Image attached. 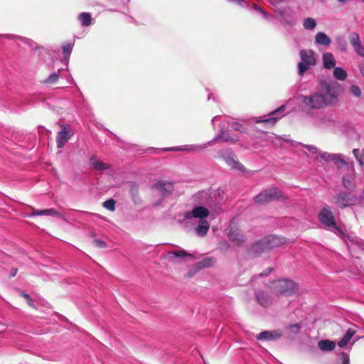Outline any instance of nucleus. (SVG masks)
<instances>
[{
  "mask_svg": "<svg viewBox=\"0 0 364 364\" xmlns=\"http://www.w3.org/2000/svg\"><path fill=\"white\" fill-rule=\"evenodd\" d=\"M284 198L282 192L277 187L263 191L257 195L254 200L259 205H265L273 200H280Z\"/></svg>",
  "mask_w": 364,
  "mask_h": 364,
  "instance_id": "39448f33",
  "label": "nucleus"
},
{
  "mask_svg": "<svg viewBox=\"0 0 364 364\" xmlns=\"http://www.w3.org/2000/svg\"><path fill=\"white\" fill-rule=\"evenodd\" d=\"M148 150H154L155 151H158L159 149H154L153 147H151V148H149Z\"/></svg>",
  "mask_w": 364,
  "mask_h": 364,
  "instance_id": "69168bd1",
  "label": "nucleus"
},
{
  "mask_svg": "<svg viewBox=\"0 0 364 364\" xmlns=\"http://www.w3.org/2000/svg\"><path fill=\"white\" fill-rule=\"evenodd\" d=\"M222 203L223 196L217 191L211 193L210 196L207 198V200L205 203L206 205L215 210L220 209Z\"/></svg>",
  "mask_w": 364,
  "mask_h": 364,
  "instance_id": "4468645a",
  "label": "nucleus"
},
{
  "mask_svg": "<svg viewBox=\"0 0 364 364\" xmlns=\"http://www.w3.org/2000/svg\"><path fill=\"white\" fill-rule=\"evenodd\" d=\"M267 245L265 244V241H264V239L257 241L254 244H252L248 249V252L250 255L257 257L260 255L262 253L267 252Z\"/></svg>",
  "mask_w": 364,
  "mask_h": 364,
  "instance_id": "2eb2a0df",
  "label": "nucleus"
},
{
  "mask_svg": "<svg viewBox=\"0 0 364 364\" xmlns=\"http://www.w3.org/2000/svg\"><path fill=\"white\" fill-rule=\"evenodd\" d=\"M318 220L324 229L340 235H345L342 228L337 225L336 218L328 205H324L319 211Z\"/></svg>",
  "mask_w": 364,
  "mask_h": 364,
  "instance_id": "20e7f679",
  "label": "nucleus"
},
{
  "mask_svg": "<svg viewBox=\"0 0 364 364\" xmlns=\"http://www.w3.org/2000/svg\"><path fill=\"white\" fill-rule=\"evenodd\" d=\"M350 91L352 92H354V91H360L359 88L355 86V85H353L350 88Z\"/></svg>",
  "mask_w": 364,
  "mask_h": 364,
  "instance_id": "6e6d98bb",
  "label": "nucleus"
},
{
  "mask_svg": "<svg viewBox=\"0 0 364 364\" xmlns=\"http://www.w3.org/2000/svg\"><path fill=\"white\" fill-rule=\"evenodd\" d=\"M228 1H230V2H236L238 4H241L242 2L243 1V0H228Z\"/></svg>",
  "mask_w": 364,
  "mask_h": 364,
  "instance_id": "13d9d810",
  "label": "nucleus"
},
{
  "mask_svg": "<svg viewBox=\"0 0 364 364\" xmlns=\"http://www.w3.org/2000/svg\"><path fill=\"white\" fill-rule=\"evenodd\" d=\"M245 149H251V148H256V146L255 145V144H250L249 142H245L244 144L242 145Z\"/></svg>",
  "mask_w": 364,
  "mask_h": 364,
  "instance_id": "3c124183",
  "label": "nucleus"
},
{
  "mask_svg": "<svg viewBox=\"0 0 364 364\" xmlns=\"http://www.w3.org/2000/svg\"><path fill=\"white\" fill-rule=\"evenodd\" d=\"M154 188L159 192L162 198H166L172 194L173 191V183L166 181H158Z\"/></svg>",
  "mask_w": 364,
  "mask_h": 364,
  "instance_id": "f8f14e48",
  "label": "nucleus"
},
{
  "mask_svg": "<svg viewBox=\"0 0 364 364\" xmlns=\"http://www.w3.org/2000/svg\"><path fill=\"white\" fill-rule=\"evenodd\" d=\"M17 274V269L16 268H12L11 270V273H10V276L11 277H14Z\"/></svg>",
  "mask_w": 364,
  "mask_h": 364,
  "instance_id": "864d4df0",
  "label": "nucleus"
},
{
  "mask_svg": "<svg viewBox=\"0 0 364 364\" xmlns=\"http://www.w3.org/2000/svg\"><path fill=\"white\" fill-rule=\"evenodd\" d=\"M72 134L69 133L65 127L59 132L56 136V144L58 148H63L65 144L70 139Z\"/></svg>",
  "mask_w": 364,
  "mask_h": 364,
  "instance_id": "a211bd4d",
  "label": "nucleus"
},
{
  "mask_svg": "<svg viewBox=\"0 0 364 364\" xmlns=\"http://www.w3.org/2000/svg\"><path fill=\"white\" fill-rule=\"evenodd\" d=\"M273 271L272 267H268L266 269H264L262 273L259 274V277H264L268 275L269 273H271Z\"/></svg>",
  "mask_w": 364,
  "mask_h": 364,
  "instance_id": "de8ad7c7",
  "label": "nucleus"
},
{
  "mask_svg": "<svg viewBox=\"0 0 364 364\" xmlns=\"http://www.w3.org/2000/svg\"><path fill=\"white\" fill-rule=\"evenodd\" d=\"M285 109L286 105H283L280 106L279 108L273 110L267 115H264L262 117H256L255 119V122L257 123H265L269 124L272 126H274L276 122L281 118H282L285 115Z\"/></svg>",
  "mask_w": 364,
  "mask_h": 364,
  "instance_id": "6e6552de",
  "label": "nucleus"
},
{
  "mask_svg": "<svg viewBox=\"0 0 364 364\" xmlns=\"http://www.w3.org/2000/svg\"><path fill=\"white\" fill-rule=\"evenodd\" d=\"M360 153H361V151H360V150L358 149H354L353 150V154L358 161V159H360Z\"/></svg>",
  "mask_w": 364,
  "mask_h": 364,
  "instance_id": "09e8293b",
  "label": "nucleus"
},
{
  "mask_svg": "<svg viewBox=\"0 0 364 364\" xmlns=\"http://www.w3.org/2000/svg\"><path fill=\"white\" fill-rule=\"evenodd\" d=\"M214 264V259L212 257H205L202 260L196 263V266L198 269L210 267Z\"/></svg>",
  "mask_w": 364,
  "mask_h": 364,
  "instance_id": "cd10ccee",
  "label": "nucleus"
},
{
  "mask_svg": "<svg viewBox=\"0 0 364 364\" xmlns=\"http://www.w3.org/2000/svg\"><path fill=\"white\" fill-rule=\"evenodd\" d=\"M60 320L68 321L67 318L65 317H64L63 316H60Z\"/></svg>",
  "mask_w": 364,
  "mask_h": 364,
  "instance_id": "e2e57ef3",
  "label": "nucleus"
},
{
  "mask_svg": "<svg viewBox=\"0 0 364 364\" xmlns=\"http://www.w3.org/2000/svg\"><path fill=\"white\" fill-rule=\"evenodd\" d=\"M241 140L237 136H231L230 134V131L225 130L224 126L221 128L219 133L213 138V140L208 141L207 144L203 145V146H198L196 145H191L186 146L185 148L182 147H170V148H164L162 149L161 151H182V150H189V151H196L198 149H202L207 147L208 145L211 146L213 142H230L232 144H236Z\"/></svg>",
  "mask_w": 364,
  "mask_h": 364,
  "instance_id": "7ed1b4c3",
  "label": "nucleus"
},
{
  "mask_svg": "<svg viewBox=\"0 0 364 364\" xmlns=\"http://www.w3.org/2000/svg\"><path fill=\"white\" fill-rule=\"evenodd\" d=\"M263 239L264 241H265L268 250L279 246L281 243L280 238L275 235H268L264 237Z\"/></svg>",
  "mask_w": 364,
  "mask_h": 364,
  "instance_id": "b1692460",
  "label": "nucleus"
},
{
  "mask_svg": "<svg viewBox=\"0 0 364 364\" xmlns=\"http://www.w3.org/2000/svg\"><path fill=\"white\" fill-rule=\"evenodd\" d=\"M283 331L276 329L274 331H264L256 336L257 340L275 341L280 339L283 336Z\"/></svg>",
  "mask_w": 364,
  "mask_h": 364,
  "instance_id": "9d476101",
  "label": "nucleus"
},
{
  "mask_svg": "<svg viewBox=\"0 0 364 364\" xmlns=\"http://www.w3.org/2000/svg\"><path fill=\"white\" fill-rule=\"evenodd\" d=\"M304 28L307 30L314 29L316 26V21L314 18L308 17L304 19L303 23Z\"/></svg>",
  "mask_w": 364,
  "mask_h": 364,
  "instance_id": "72a5a7b5",
  "label": "nucleus"
},
{
  "mask_svg": "<svg viewBox=\"0 0 364 364\" xmlns=\"http://www.w3.org/2000/svg\"><path fill=\"white\" fill-rule=\"evenodd\" d=\"M354 50L356 52V53L361 56V57H364V47L360 44L359 46H358L357 47H355L354 48Z\"/></svg>",
  "mask_w": 364,
  "mask_h": 364,
  "instance_id": "37998d69",
  "label": "nucleus"
},
{
  "mask_svg": "<svg viewBox=\"0 0 364 364\" xmlns=\"http://www.w3.org/2000/svg\"><path fill=\"white\" fill-rule=\"evenodd\" d=\"M315 41L317 44L322 46H328L331 42L330 37L323 32H318L315 36Z\"/></svg>",
  "mask_w": 364,
  "mask_h": 364,
  "instance_id": "bb28decb",
  "label": "nucleus"
},
{
  "mask_svg": "<svg viewBox=\"0 0 364 364\" xmlns=\"http://www.w3.org/2000/svg\"><path fill=\"white\" fill-rule=\"evenodd\" d=\"M163 198H161L160 200H159L156 203V205H161V203H162Z\"/></svg>",
  "mask_w": 364,
  "mask_h": 364,
  "instance_id": "680f3d73",
  "label": "nucleus"
},
{
  "mask_svg": "<svg viewBox=\"0 0 364 364\" xmlns=\"http://www.w3.org/2000/svg\"><path fill=\"white\" fill-rule=\"evenodd\" d=\"M355 245H357L359 247H362L363 241L360 240L359 238L356 237L352 240Z\"/></svg>",
  "mask_w": 364,
  "mask_h": 364,
  "instance_id": "603ef678",
  "label": "nucleus"
},
{
  "mask_svg": "<svg viewBox=\"0 0 364 364\" xmlns=\"http://www.w3.org/2000/svg\"><path fill=\"white\" fill-rule=\"evenodd\" d=\"M219 117H220L219 116H215V117H214L212 119L211 122H212V124H213V128H214V129H215V122L218 119H219Z\"/></svg>",
  "mask_w": 364,
  "mask_h": 364,
  "instance_id": "5fc2aeb1",
  "label": "nucleus"
},
{
  "mask_svg": "<svg viewBox=\"0 0 364 364\" xmlns=\"http://www.w3.org/2000/svg\"><path fill=\"white\" fill-rule=\"evenodd\" d=\"M232 169L240 171L242 173H247V171L246 168L242 164L240 161L235 160V161L230 166Z\"/></svg>",
  "mask_w": 364,
  "mask_h": 364,
  "instance_id": "f704fd0d",
  "label": "nucleus"
},
{
  "mask_svg": "<svg viewBox=\"0 0 364 364\" xmlns=\"http://www.w3.org/2000/svg\"><path fill=\"white\" fill-rule=\"evenodd\" d=\"M166 258L172 261L176 258H188L189 259H193V255L192 254L188 253L184 250H181L178 251H169L167 252L166 255Z\"/></svg>",
  "mask_w": 364,
  "mask_h": 364,
  "instance_id": "dca6fc26",
  "label": "nucleus"
},
{
  "mask_svg": "<svg viewBox=\"0 0 364 364\" xmlns=\"http://www.w3.org/2000/svg\"><path fill=\"white\" fill-rule=\"evenodd\" d=\"M355 332H356V331H355L354 329H353V328H348V329L347 330V331L346 332V333H345V335H344V336H343V337H344L347 341H350V340L351 339V338L355 335Z\"/></svg>",
  "mask_w": 364,
  "mask_h": 364,
  "instance_id": "79ce46f5",
  "label": "nucleus"
},
{
  "mask_svg": "<svg viewBox=\"0 0 364 364\" xmlns=\"http://www.w3.org/2000/svg\"><path fill=\"white\" fill-rule=\"evenodd\" d=\"M115 200L112 198H110L105 200L102 203V206L110 211H114L115 210Z\"/></svg>",
  "mask_w": 364,
  "mask_h": 364,
  "instance_id": "c9c22d12",
  "label": "nucleus"
},
{
  "mask_svg": "<svg viewBox=\"0 0 364 364\" xmlns=\"http://www.w3.org/2000/svg\"><path fill=\"white\" fill-rule=\"evenodd\" d=\"M59 78V75L58 73H54L51 74L47 79L44 80V83L46 84H53L57 82Z\"/></svg>",
  "mask_w": 364,
  "mask_h": 364,
  "instance_id": "58836bf2",
  "label": "nucleus"
},
{
  "mask_svg": "<svg viewBox=\"0 0 364 364\" xmlns=\"http://www.w3.org/2000/svg\"><path fill=\"white\" fill-rule=\"evenodd\" d=\"M299 55L301 60L298 64L299 74L303 75L311 66L316 65V60L312 50L302 49Z\"/></svg>",
  "mask_w": 364,
  "mask_h": 364,
  "instance_id": "0eeeda50",
  "label": "nucleus"
},
{
  "mask_svg": "<svg viewBox=\"0 0 364 364\" xmlns=\"http://www.w3.org/2000/svg\"><path fill=\"white\" fill-rule=\"evenodd\" d=\"M358 198V201L364 199V190L362 191L360 196Z\"/></svg>",
  "mask_w": 364,
  "mask_h": 364,
  "instance_id": "4d7b16f0",
  "label": "nucleus"
},
{
  "mask_svg": "<svg viewBox=\"0 0 364 364\" xmlns=\"http://www.w3.org/2000/svg\"><path fill=\"white\" fill-rule=\"evenodd\" d=\"M349 343L348 341H347L344 337H343L338 342V346L341 348H343L344 347H346L347 346V344Z\"/></svg>",
  "mask_w": 364,
  "mask_h": 364,
  "instance_id": "a18cd8bd",
  "label": "nucleus"
},
{
  "mask_svg": "<svg viewBox=\"0 0 364 364\" xmlns=\"http://www.w3.org/2000/svg\"><path fill=\"white\" fill-rule=\"evenodd\" d=\"M82 26H89L92 23V17L89 13L83 12L80 14L78 17Z\"/></svg>",
  "mask_w": 364,
  "mask_h": 364,
  "instance_id": "c85d7f7f",
  "label": "nucleus"
},
{
  "mask_svg": "<svg viewBox=\"0 0 364 364\" xmlns=\"http://www.w3.org/2000/svg\"><path fill=\"white\" fill-rule=\"evenodd\" d=\"M257 302L263 307L269 306L272 303V299L267 291H258L255 292Z\"/></svg>",
  "mask_w": 364,
  "mask_h": 364,
  "instance_id": "f3484780",
  "label": "nucleus"
},
{
  "mask_svg": "<svg viewBox=\"0 0 364 364\" xmlns=\"http://www.w3.org/2000/svg\"><path fill=\"white\" fill-rule=\"evenodd\" d=\"M63 51L65 58H68L72 51L71 44L69 43L64 44L63 46Z\"/></svg>",
  "mask_w": 364,
  "mask_h": 364,
  "instance_id": "ea45409f",
  "label": "nucleus"
},
{
  "mask_svg": "<svg viewBox=\"0 0 364 364\" xmlns=\"http://www.w3.org/2000/svg\"><path fill=\"white\" fill-rule=\"evenodd\" d=\"M323 66L327 69H331L335 67L336 60L334 56L331 53H326L323 55Z\"/></svg>",
  "mask_w": 364,
  "mask_h": 364,
  "instance_id": "a878e982",
  "label": "nucleus"
},
{
  "mask_svg": "<svg viewBox=\"0 0 364 364\" xmlns=\"http://www.w3.org/2000/svg\"><path fill=\"white\" fill-rule=\"evenodd\" d=\"M301 328L302 324L299 323L285 326L287 337L289 339H294L300 333Z\"/></svg>",
  "mask_w": 364,
  "mask_h": 364,
  "instance_id": "412c9836",
  "label": "nucleus"
},
{
  "mask_svg": "<svg viewBox=\"0 0 364 364\" xmlns=\"http://www.w3.org/2000/svg\"><path fill=\"white\" fill-rule=\"evenodd\" d=\"M348 39H349L350 43L352 45L353 48H355V47H357L358 46L361 44L360 36H359L358 33H357L355 32L350 33L349 34Z\"/></svg>",
  "mask_w": 364,
  "mask_h": 364,
  "instance_id": "7c9ffc66",
  "label": "nucleus"
},
{
  "mask_svg": "<svg viewBox=\"0 0 364 364\" xmlns=\"http://www.w3.org/2000/svg\"><path fill=\"white\" fill-rule=\"evenodd\" d=\"M232 128L235 131H239L241 133L247 134V129L243 127L242 124L240 122H233L231 125Z\"/></svg>",
  "mask_w": 364,
  "mask_h": 364,
  "instance_id": "4c0bfd02",
  "label": "nucleus"
},
{
  "mask_svg": "<svg viewBox=\"0 0 364 364\" xmlns=\"http://www.w3.org/2000/svg\"><path fill=\"white\" fill-rule=\"evenodd\" d=\"M327 122L328 120L326 119L320 117L319 119L316 120L314 124L316 126L320 127L322 124L326 123Z\"/></svg>",
  "mask_w": 364,
  "mask_h": 364,
  "instance_id": "49530a36",
  "label": "nucleus"
},
{
  "mask_svg": "<svg viewBox=\"0 0 364 364\" xmlns=\"http://www.w3.org/2000/svg\"><path fill=\"white\" fill-rule=\"evenodd\" d=\"M19 294H20V296H21L22 297H23V298L26 300L27 304H28L31 307H33V308H34V309H36V307L35 306V305H34V302H33V299H31V296H30L28 294H27V293H26V292H24V291H19Z\"/></svg>",
  "mask_w": 364,
  "mask_h": 364,
  "instance_id": "e433bc0d",
  "label": "nucleus"
},
{
  "mask_svg": "<svg viewBox=\"0 0 364 364\" xmlns=\"http://www.w3.org/2000/svg\"><path fill=\"white\" fill-rule=\"evenodd\" d=\"M363 75H364V72H363Z\"/></svg>",
  "mask_w": 364,
  "mask_h": 364,
  "instance_id": "774afa93",
  "label": "nucleus"
},
{
  "mask_svg": "<svg viewBox=\"0 0 364 364\" xmlns=\"http://www.w3.org/2000/svg\"><path fill=\"white\" fill-rule=\"evenodd\" d=\"M341 154H329L328 152H322L319 154V157L326 162L333 161L334 164L339 167V164L348 166V163L343 159Z\"/></svg>",
  "mask_w": 364,
  "mask_h": 364,
  "instance_id": "ddd939ff",
  "label": "nucleus"
},
{
  "mask_svg": "<svg viewBox=\"0 0 364 364\" xmlns=\"http://www.w3.org/2000/svg\"><path fill=\"white\" fill-rule=\"evenodd\" d=\"M358 163L360 166H364V149L361 150L360 157V159H358Z\"/></svg>",
  "mask_w": 364,
  "mask_h": 364,
  "instance_id": "8fccbe9b",
  "label": "nucleus"
},
{
  "mask_svg": "<svg viewBox=\"0 0 364 364\" xmlns=\"http://www.w3.org/2000/svg\"><path fill=\"white\" fill-rule=\"evenodd\" d=\"M210 96H211V95H210V94H209V95H208V100L210 99Z\"/></svg>",
  "mask_w": 364,
  "mask_h": 364,
  "instance_id": "338daca9",
  "label": "nucleus"
},
{
  "mask_svg": "<svg viewBox=\"0 0 364 364\" xmlns=\"http://www.w3.org/2000/svg\"><path fill=\"white\" fill-rule=\"evenodd\" d=\"M358 202V196L348 190L339 191L333 198V203L341 209L353 205Z\"/></svg>",
  "mask_w": 364,
  "mask_h": 364,
  "instance_id": "423d86ee",
  "label": "nucleus"
},
{
  "mask_svg": "<svg viewBox=\"0 0 364 364\" xmlns=\"http://www.w3.org/2000/svg\"><path fill=\"white\" fill-rule=\"evenodd\" d=\"M33 213L30 214V216H42V215H50L58 218H62L63 215L55 210L53 208L45 209V210H36L32 208Z\"/></svg>",
  "mask_w": 364,
  "mask_h": 364,
  "instance_id": "aec40b11",
  "label": "nucleus"
},
{
  "mask_svg": "<svg viewBox=\"0 0 364 364\" xmlns=\"http://www.w3.org/2000/svg\"><path fill=\"white\" fill-rule=\"evenodd\" d=\"M89 164L92 168L100 171L107 170L110 168L109 164L97 159L95 156H92L90 158Z\"/></svg>",
  "mask_w": 364,
  "mask_h": 364,
  "instance_id": "6ab92c4d",
  "label": "nucleus"
},
{
  "mask_svg": "<svg viewBox=\"0 0 364 364\" xmlns=\"http://www.w3.org/2000/svg\"><path fill=\"white\" fill-rule=\"evenodd\" d=\"M333 364H350V356L347 353L342 351L338 354Z\"/></svg>",
  "mask_w": 364,
  "mask_h": 364,
  "instance_id": "c756f323",
  "label": "nucleus"
},
{
  "mask_svg": "<svg viewBox=\"0 0 364 364\" xmlns=\"http://www.w3.org/2000/svg\"><path fill=\"white\" fill-rule=\"evenodd\" d=\"M333 75L339 80H344L347 77V73L343 68L336 67L334 68Z\"/></svg>",
  "mask_w": 364,
  "mask_h": 364,
  "instance_id": "473e14b6",
  "label": "nucleus"
},
{
  "mask_svg": "<svg viewBox=\"0 0 364 364\" xmlns=\"http://www.w3.org/2000/svg\"><path fill=\"white\" fill-rule=\"evenodd\" d=\"M339 3H342V4H344V3H346L348 0H337Z\"/></svg>",
  "mask_w": 364,
  "mask_h": 364,
  "instance_id": "0e129e2a",
  "label": "nucleus"
},
{
  "mask_svg": "<svg viewBox=\"0 0 364 364\" xmlns=\"http://www.w3.org/2000/svg\"><path fill=\"white\" fill-rule=\"evenodd\" d=\"M209 215L208 208L203 206H196L191 211L186 212L184 215L183 220H191L193 219H198V226L196 228V233L200 237L205 236L209 230L210 225L206 220Z\"/></svg>",
  "mask_w": 364,
  "mask_h": 364,
  "instance_id": "f03ea898",
  "label": "nucleus"
},
{
  "mask_svg": "<svg viewBox=\"0 0 364 364\" xmlns=\"http://www.w3.org/2000/svg\"><path fill=\"white\" fill-rule=\"evenodd\" d=\"M275 288L278 293L284 296H291L297 290L296 283L288 279H278L275 282Z\"/></svg>",
  "mask_w": 364,
  "mask_h": 364,
  "instance_id": "1a4fd4ad",
  "label": "nucleus"
},
{
  "mask_svg": "<svg viewBox=\"0 0 364 364\" xmlns=\"http://www.w3.org/2000/svg\"><path fill=\"white\" fill-rule=\"evenodd\" d=\"M318 347L323 351H332L336 347V343L328 339L321 340L318 342Z\"/></svg>",
  "mask_w": 364,
  "mask_h": 364,
  "instance_id": "393cba45",
  "label": "nucleus"
},
{
  "mask_svg": "<svg viewBox=\"0 0 364 364\" xmlns=\"http://www.w3.org/2000/svg\"><path fill=\"white\" fill-rule=\"evenodd\" d=\"M129 194L134 203L136 205H140L142 201L139 195V186L136 183L131 181L129 182Z\"/></svg>",
  "mask_w": 364,
  "mask_h": 364,
  "instance_id": "4be33fe9",
  "label": "nucleus"
},
{
  "mask_svg": "<svg viewBox=\"0 0 364 364\" xmlns=\"http://www.w3.org/2000/svg\"><path fill=\"white\" fill-rule=\"evenodd\" d=\"M355 173V170L352 168L342 177V185L350 191H354L356 188Z\"/></svg>",
  "mask_w": 364,
  "mask_h": 364,
  "instance_id": "9b49d317",
  "label": "nucleus"
},
{
  "mask_svg": "<svg viewBox=\"0 0 364 364\" xmlns=\"http://www.w3.org/2000/svg\"><path fill=\"white\" fill-rule=\"evenodd\" d=\"M250 139L254 141L255 143H257L256 141H255V137L253 134H251L250 136Z\"/></svg>",
  "mask_w": 364,
  "mask_h": 364,
  "instance_id": "bf43d9fd",
  "label": "nucleus"
},
{
  "mask_svg": "<svg viewBox=\"0 0 364 364\" xmlns=\"http://www.w3.org/2000/svg\"><path fill=\"white\" fill-rule=\"evenodd\" d=\"M362 92H353L356 97H360Z\"/></svg>",
  "mask_w": 364,
  "mask_h": 364,
  "instance_id": "052dcab7",
  "label": "nucleus"
},
{
  "mask_svg": "<svg viewBox=\"0 0 364 364\" xmlns=\"http://www.w3.org/2000/svg\"><path fill=\"white\" fill-rule=\"evenodd\" d=\"M304 147L311 154H316L318 152V149L312 145H304Z\"/></svg>",
  "mask_w": 364,
  "mask_h": 364,
  "instance_id": "c03bdc74",
  "label": "nucleus"
},
{
  "mask_svg": "<svg viewBox=\"0 0 364 364\" xmlns=\"http://www.w3.org/2000/svg\"><path fill=\"white\" fill-rule=\"evenodd\" d=\"M338 98V92H314L309 96L299 95L297 100L301 110L310 114L313 109L336 104Z\"/></svg>",
  "mask_w": 364,
  "mask_h": 364,
  "instance_id": "f257e3e1",
  "label": "nucleus"
},
{
  "mask_svg": "<svg viewBox=\"0 0 364 364\" xmlns=\"http://www.w3.org/2000/svg\"><path fill=\"white\" fill-rule=\"evenodd\" d=\"M228 237L232 241L237 242V244H242L244 242L242 236L235 230H231L228 234Z\"/></svg>",
  "mask_w": 364,
  "mask_h": 364,
  "instance_id": "2f4dec72",
  "label": "nucleus"
},
{
  "mask_svg": "<svg viewBox=\"0 0 364 364\" xmlns=\"http://www.w3.org/2000/svg\"><path fill=\"white\" fill-rule=\"evenodd\" d=\"M219 154L229 166H230L235 160L234 151L230 149H223L219 152Z\"/></svg>",
  "mask_w": 364,
  "mask_h": 364,
  "instance_id": "5701e85b",
  "label": "nucleus"
},
{
  "mask_svg": "<svg viewBox=\"0 0 364 364\" xmlns=\"http://www.w3.org/2000/svg\"><path fill=\"white\" fill-rule=\"evenodd\" d=\"M93 243L96 247L99 248H106L107 247V244L105 241L100 239H95L93 240Z\"/></svg>",
  "mask_w": 364,
  "mask_h": 364,
  "instance_id": "a19ab883",
  "label": "nucleus"
}]
</instances>
